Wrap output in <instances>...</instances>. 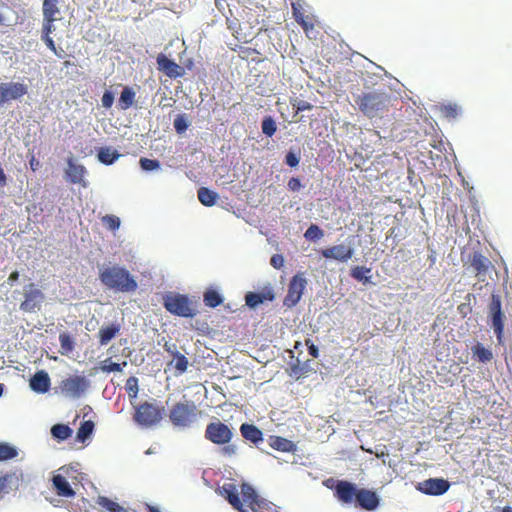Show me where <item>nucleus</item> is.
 Segmentation results:
<instances>
[{
	"label": "nucleus",
	"mask_w": 512,
	"mask_h": 512,
	"mask_svg": "<svg viewBox=\"0 0 512 512\" xmlns=\"http://www.w3.org/2000/svg\"><path fill=\"white\" fill-rule=\"evenodd\" d=\"M326 487L333 492L336 501L342 507L355 508L363 512H376L382 506L380 494L373 488H366L345 480L330 478Z\"/></svg>",
	"instance_id": "f257e3e1"
},
{
	"label": "nucleus",
	"mask_w": 512,
	"mask_h": 512,
	"mask_svg": "<svg viewBox=\"0 0 512 512\" xmlns=\"http://www.w3.org/2000/svg\"><path fill=\"white\" fill-rule=\"evenodd\" d=\"M98 278L101 284L114 293H133L138 289V283L131 272L118 264H98Z\"/></svg>",
	"instance_id": "f03ea898"
},
{
	"label": "nucleus",
	"mask_w": 512,
	"mask_h": 512,
	"mask_svg": "<svg viewBox=\"0 0 512 512\" xmlns=\"http://www.w3.org/2000/svg\"><path fill=\"white\" fill-rule=\"evenodd\" d=\"M162 305L170 314L181 318H194L198 310L189 295L178 292H167L163 295Z\"/></svg>",
	"instance_id": "7ed1b4c3"
},
{
	"label": "nucleus",
	"mask_w": 512,
	"mask_h": 512,
	"mask_svg": "<svg viewBox=\"0 0 512 512\" xmlns=\"http://www.w3.org/2000/svg\"><path fill=\"white\" fill-rule=\"evenodd\" d=\"M388 103V95L382 91L363 92L355 97V104L368 118H374L382 112Z\"/></svg>",
	"instance_id": "20e7f679"
},
{
	"label": "nucleus",
	"mask_w": 512,
	"mask_h": 512,
	"mask_svg": "<svg viewBox=\"0 0 512 512\" xmlns=\"http://www.w3.org/2000/svg\"><path fill=\"white\" fill-rule=\"evenodd\" d=\"M28 92L29 86L24 81L0 82V110L14 102L21 103Z\"/></svg>",
	"instance_id": "39448f33"
},
{
	"label": "nucleus",
	"mask_w": 512,
	"mask_h": 512,
	"mask_svg": "<svg viewBox=\"0 0 512 512\" xmlns=\"http://www.w3.org/2000/svg\"><path fill=\"white\" fill-rule=\"evenodd\" d=\"M197 407L194 402H178L170 410L169 418L175 427L189 428L196 421Z\"/></svg>",
	"instance_id": "423d86ee"
},
{
	"label": "nucleus",
	"mask_w": 512,
	"mask_h": 512,
	"mask_svg": "<svg viewBox=\"0 0 512 512\" xmlns=\"http://www.w3.org/2000/svg\"><path fill=\"white\" fill-rule=\"evenodd\" d=\"M164 411V407L156 403L144 402L136 407L133 419L140 427L150 428L161 421Z\"/></svg>",
	"instance_id": "0eeeda50"
},
{
	"label": "nucleus",
	"mask_w": 512,
	"mask_h": 512,
	"mask_svg": "<svg viewBox=\"0 0 512 512\" xmlns=\"http://www.w3.org/2000/svg\"><path fill=\"white\" fill-rule=\"evenodd\" d=\"M504 319L505 314L502 310L501 296L493 293L488 306V323L499 343L502 342L504 336Z\"/></svg>",
	"instance_id": "6e6552de"
},
{
	"label": "nucleus",
	"mask_w": 512,
	"mask_h": 512,
	"mask_svg": "<svg viewBox=\"0 0 512 512\" xmlns=\"http://www.w3.org/2000/svg\"><path fill=\"white\" fill-rule=\"evenodd\" d=\"M355 239L353 235L348 236L343 243L324 248L320 254L325 259L346 263L355 253Z\"/></svg>",
	"instance_id": "1a4fd4ad"
},
{
	"label": "nucleus",
	"mask_w": 512,
	"mask_h": 512,
	"mask_svg": "<svg viewBox=\"0 0 512 512\" xmlns=\"http://www.w3.org/2000/svg\"><path fill=\"white\" fill-rule=\"evenodd\" d=\"M233 435L232 429L220 420L208 423L204 433L205 439L220 446L231 442Z\"/></svg>",
	"instance_id": "9d476101"
},
{
	"label": "nucleus",
	"mask_w": 512,
	"mask_h": 512,
	"mask_svg": "<svg viewBox=\"0 0 512 512\" xmlns=\"http://www.w3.org/2000/svg\"><path fill=\"white\" fill-rule=\"evenodd\" d=\"M241 496L242 503L250 512H266L271 505L269 501L259 496L252 485L246 482L241 485Z\"/></svg>",
	"instance_id": "9b49d317"
},
{
	"label": "nucleus",
	"mask_w": 512,
	"mask_h": 512,
	"mask_svg": "<svg viewBox=\"0 0 512 512\" xmlns=\"http://www.w3.org/2000/svg\"><path fill=\"white\" fill-rule=\"evenodd\" d=\"M307 279L304 277L302 273L295 274L288 284L287 294L284 298V305L288 308H292L296 306L306 289Z\"/></svg>",
	"instance_id": "f8f14e48"
},
{
	"label": "nucleus",
	"mask_w": 512,
	"mask_h": 512,
	"mask_svg": "<svg viewBox=\"0 0 512 512\" xmlns=\"http://www.w3.org/2000/svg\"><path fill=\"white\" fill-rule=\"evenodd\" d=\"M24 301L20 304V310L26 313H34L40 310L41 304L45 299L44 293L38 289L34 283H29L24 287Z\"/></svg>",
	"instance_id": "ddd939ff"
},
{
	"label": "nucleus",
	"mask_w": 512,
	"mask_h": 512,
	"mask_svg": "<svg viewBox=\"0 0 512 512\" xmlns=\"http://www.w3.org/2000/svg\"><path fill=\"white\" fill-rule=\"evenodd\" d=\"M89 386L90 381L85 376H71L62 381V391L72 399L80 398Z\"/></svg>",
	"instance_id": "4468645a"
},
{
	"label": "nucleus",
	"mask_w": 512,
	"mask_h": 512,
	"mask_svg": "<svg viewBox=\"0 0 512 512\" xmlns=\"http://www.w3.org/2000/svg\"><path fill=\"white\" fill-rule=\"evenodd\" d=\"M451 487V483L442 477L428 478L417 483L416 489L430 496L444 495Z\"/></svg>",
	"instance_id": "2eb2a0df"
},
{
	"label": "nucleus",
	"mask_w": 512,
	"mask_h": 512,
	"mask_svg": "<svg viewBox=\"0 0 512 512\" xmlns=\"http://www.w3.org/2000/svg\"><path fill=\"white\" fill-rule=\"evenodd\" d=\"M245 304L249 309L255 310L265 302L275 300V293L270 283H267L259 291H249L244 296Z\"/></svg>",
	"instance_id": "dca6fc26"
},
{
	"label": "nucleus",
	"mask_w": 512,
	"mask_h": 512,
	"mask_svg": "<svg viewBox=\"0 0 512 512\" xmlns=\"http://www.w3.org/2000/svg\"><path fill=\"white\" fill-rule=\"evenodd\" d=\"M219 495H221L228 503L239 512H250L245 508V504L242 503L240 493L233 483H224L217 489Z\"/></svg>",
	"instance_id": "f3484780"
},
{
	"label": "nucleus",
	"mask_w": 512,
	"mask_h": 512,
	"mask_svg": "<svg viewBox=\"0 0 512 512\" xmlns=\"http://www.w3.org/2000/svg\"><path fill=\"white\" fill-rule=\"evenodd\" d=\"M86 173L87 170L85 166L78 163L73 156L67 158V168L65 169V177L67 181L87 187L88 183L84 180Z\"/></svg>",
	"instance_id": "a211bd4d"
},
{
	"label": "nucleus",
	"mask_w": 512,
	"mask_h": 512,
	"mask_svg": "<svg viewBox=\"0 0 512 512\" xmlns=\"http://www.w3.org/2000/svg\"><path fill=\"white\" fill-rule=\"evenodd\" d=\"M158 70L163 72L169 78H179L185 74L182 66L178 65L174 59L169 58L164 53H159L156 57Z\"/></svg>",
	"instance_id": "6ab92c4d"
},
{
	"label": "nucleus",
	"mask_w": 512,
	"mask_h": 512,
	"mask_svg": "<svg viewBox=\"0 0 512 512\" xmlns=\"http://www.w3.org/2000/svg\"><path fill=\"white\" fill-rule=\"evenodd\" d=\"M50 386L51 380L45 370H38L29 380L30 389L38 394H45L49 391Z\"/></svg>",
	"instance_id": "aec40b11"
},
{
	"label": "nucleus",
	"mask_w": 512,
	"mask_h": 512,
	"mask_svg": "<svg viewBox=\"0 0 512 512\" xmlns=\"http://www.w3.org/2000/svg\"><path fill=\"white\" fill-rule=\"evenodd\" d=\"M51 481L57 495L66 498H72L75 496L76 492L64 475L60 473L53 474Z\"/></svg>",
	"instance_id": "412c9836"
},
{
	"label": "nucleus",
	"mask_w": 512,
	"mask_h": 512,
	"mask_svg": "<svg viewBox=\"0 0 512 512\" xmlns=\"http://www.w3.org/2000/svg\"><path fill=\"white\" fill-rule=\"evenodd\" d=\"M239 430L242 437L255 446L263 441V432L253 423L244 422Z\"/></svg>",
	"instance_id": "4be33fe9"
},
{
	"label": "nucleus",
	"mask_w": 512,
	"mask_h": 512,
	"mask_svg": "<svg viewBox=\"0 0 512 512\" xmlns=\"http://www.w3.org/2000/svg\"><path fill=\"white\" fill-rule=\"evenodd\" d=\"M121 157L122 154L111 146H102L96 148V158L101 164L105 166L113 165Z\"/></svg>",
	"instance_id": "5701e85b"
},
{
	"label": "nucleus",
	"mask_w": 512,
	"mask_h": 512,
	"mask_svg": "<svg viewBox=\"0 0 512 512\" xmlns=\"http://www.w3.org/2000/svg\"><path fill=\"white\" fill-rule=\"evenodd\" d=\"M225 298L217 286H209L203 292V302L209 308H216L224 302Z\"/></svg>",
	"instance_id": "b1692460"
},
{
	"label": "nucleus",
	"mask_w": 512,
	"mask_h": 512,
	"mask_svg": "<svg viewBox=\"0 0 512 512\" xmlns=\"http://www.w3.org/2000/svg\"><path fill=\"white\" fill-rule=\"evenodd\" d=\"M313 365L312 360L302 362L299 358H296L295 362L290 365L289 375L299 380L302 376L316 371Z\"/></svg>",
	"instance_id": "393cba45"
},
{
	"label": "nucleus",
	"mask_w": 512,
	"mask_h": 512,
	"mask_svg": "<svg viewBox=\"0 0 512 512\" xmlns=\"http://www.w3.org/2000/svg\"><path fill=\"white\" fill-rule=\"evenodd\" d=\"M121 330V325L117 322H113L106 326H101L98 331V341L101 346L107 345L112 339H114Z\"/></svg>",
	"instance_id": "a878e982"
},
{
	"label": "nucleus",
	"mask_w": 512,
	"mask_h": 512,
	"mask_svg": "<svg viewBox=\"0 0 512 512\" xmlns=\"http://www.w3.org/2000/svg\"><path fill=\"white\" fill-rule=\"evenodd\" d=\"M371 268L366 266H353L350 271L349 275L356 280L357 282L367 286V285H375V283L372 281V275H370Z\"/></svg>",
	"instance_id": "bb28decb"
},
{
	"label": "nucleus",
	"mask_w": 512,
	"mask_h": 512,
	"mask_svg": "<svg viewBox=\"0 0 512 512\" xmlns=\"http://www.w3.org/2000/svg\"><path fill=\"white\" fill-rule=\"evenodd\" d=\"M95 430V423L93 420H84L80 423L77 429L75 440L78 443H86L91 439Z\"/></svg>",
	"instance_id": "cd10ccee"
},
{
	"label": "nucleus",
	"mask_w": 512,
	"mask_h": 512,
	"mask_svg": "<svg viewBox=\"0 0 512 512\" xmlns=\"http://www.w3.org/2000/svg\"><path fill=\"white\" fill-rule=\"evenodd\" d=\"M304 0H295L291 3L292 13L295 21L306 31L308 32L309 28L313 29V24H309L304 16L303 9L305 5Z\"/></svg>",
	"instance_id": "c85d7f7f"
},
{
	"label": "nucleus",
	"mask_w": 512,
	"mask_h": 512,
	"mask_svg": "<svg viewBox=\"0 0 512 512\" xmlns=\"http://www.w3.org/2000/svg\"><path fill=\"white\" fill-rule=\"evenodd\" d=\"M19 487V475L16 471L0 476V494L16 490Z\"/></svg>",
	"instance_id": "c756f323"
},
{
	"label": "nucleus",
	"mask_w": 512,
	"mask_h": 512,
	"mask_svg": "<svg viewBox=\"0 0 512 512\" xmlns=\"http://www.w3.org/2000/svg\"><path fill=\"white\" fill-rule=\"evenodd\" d=\"M197 197L203 206L213 207L219 199V194L208 187H200L197 190Z\"/></svg>",
	"instance_id": "7c9ffc66"
},
{
	"label": "nucleus",
	"mask_w": 512,
	"mask_h": 512,
	"mask_svg": "<svg viewBox=\"0 0 512 512\" xmlns=\"http://www.w3.org/2000/svg\"><path fill=\"white\" fill-rule=\"evenodd\" d=\"M50 433L53 439L63 442L72 436L73 430L68 424L56 423L51 427Z\"/></svg>",
	"instance_id": "2f4dec72"
},
{
	"label": "nucleus",
	"mask_w": 512,
	"mask_h": 512,
	"mask_svg": "<svg viewBox=\"0 0 512 512\" xmlns=\"http://www.w3.org/2000/svg\"><path fill=\"white\" fill-rule=\"evenodd\" d=\"M471 266L477 275H484L491 266L490 260L480 252H474L471 259Z\"/></svg>",
	"instance_id": "473e14b6"
},
{
	"label": "nucleus",
	"mask_w": 512,
	"mask_h": 512,
	"mask_svg": "<svg viewBox=\"0 0 512 512\" xmlns=\"http://www.w3.org/2000/svg\"><path fill=\"white\" fill-rule=\"evenodd\" d=\"M135 96L136 92L131 86H124L118 100L119 108L127 110L132 107L135 102Z\"/></svg>",
	"instance_id": "72a5a7b5"
},
{
	"label": "nucleus",
	"mask_w": 512,
	"mask_h": 512,
	"mask_svg": "<svg viewBox=\"0 0 512 512\" xmlns=\"http://www.w3.org/2000/svg\"><path fill=\"white\" fill-rule=\"evenodd\" d=\"M269 445L281 452H293L296 448L295 444L286 438L281 436H270Z\"/></svg>",
	"instance_id": "f704fd0d"
},
{
	"label": "nucleus",
	"mask_w": 512,
	"mask_h": 512,
	"mask_svg": "<svg viewBox=\"0 0 512 512\" xmlns=\"http://www.w3.org/2000/svg\"><path fill=\"white\" fill-rule=\"evenodd\" d=\"M473 357L480 363L486 364L493 359V353L490 349L486 348L482 343L477 342L471 348Z\"/></svg>",
	"instance_id": "c9c22d12"
},
{
	"label": "nucleus",
	"mask_w": 512,
	"mask_h": 512,
	"mask_svg": "<svg viewBox=\"0 0 512 512\" xmlns=\"http://www.w3.org/2000/svg\"><path fill=\"white\" fill-rule=\"evenodd\" d=\"M300 160L301 148L298 146L289 147L284 156V163L290 168H296L299 166Z\"/></svg>",
	"instance_id": "e433bc0d"
},
{
	"label": "nucleus",
	"mask_w": 512,
	"mask_h": 512,
	"mask_svg": "<svg viewBox=\"0 0 512 512\" xmlns=\"http://www.w3.org/2000/svg\"><path fill=\"white\" fill-rule=\"evenodd\" d=\"M18 448L8 442H0V462L12 460L18 456Z\"/></svg>",
	"instance_id": "4c0bfd02"
},
{
	"label": "nucleus",
	"mask_w": 512,
	"mask_h": 512,
	"mask_svg": "<svg viewBox=\"0 0 512 512\" xmlns=\"http://www.w3.org/2000/svg\"><path fill=\"white\" fill-rule=\"evenodd\" d=\"M324 230L317 224L311 223L306 231L304 232V238L309 241L316 243L324 237Z\"/></svg>",
	"instance_id": "58836bf2"
},
{
	"label": "nucleus",
	"mask_w": 512,
	"mask_h": 512,
	"mask_svg": "<svg viewBox=\"0 0 512 512\" xmlns=\"http://www.w3.org/2000/svg\"><path fill=\"white\" fill-rule=\"evenodd\" d=\"M190 125L191 121L186 113L177 114L173 120L174 130L179 135L184 134Z\"/></svg>",
	"instance_id": "ea45409f"
},
{
	"label": "nucleus",
	"mask_w": 512,
	"mask_h": 512,
	"mask_svg": "<svg viewBox=\"0 0 512 512\" xmlns=\"http://www.w3.org/2000/svg\"><path fill=\"white\" fill-rule=\"evenodd\" d=\"M169 366H174L176 373L175 375H182L184 374L189 366V361L187 357L183 354H176L175 358L172 359V361L168 364Z\"/></svg>",
	"instance_id": "a19ab883"
},
{
	"label": "nucleus",
	"mask_w": 512,
	"mask_h": 512,
	"mask_svg": "<svg viewBox=\"0 0 512 512\" xmlns=\"http://www.w3.org/2000/svg\"><path fill=\"white\" fill-rule=\"evenodd\" d=\"M59 342H60L61 354H69L75 348L74 338L68 332L60 333Z\"/></svg>",
	"instance_id": "79ce46f5"
},
{
	"label": "nucleus",
	"mask_w": 512,
	"mask_h": 512,
	"mask_svg": "<svg viewBox=\"0 0 512 512\" xmlns=\"http://www.w3.org/2000/svg\"><path fill=\"white\" fill-rule=\"evenodd\" d=\"M441 113L448 119H456L462 114V108L456 103H447L441 106Z\"/></svg>",
	"instance_id": "37998d69"
},
{
	"label": "nucleus",
	"mask_w": 512,
	"mask_h": 512,
	"mask_svg": "<svg viewBox=\"0 0 512 512\" xmlns=\"http://www.w3.org/2000/svg\"><path fill=\"white\" fill-rule=\"evenodd\" d=\"M262 133L267 137H272L277 131V124L275 119L270 116H264L261 122Z\"/></svg>",
	"instance_id": "c03bdc74"
},
{
	"label": "nucleus",
	"mask_w": 512,
	"mask_h": 512,
	"mask_svg": "<svg viewBox=\"0 0 512 512\" xmlns=\"http://www.w3.org/2000/svg\"><path fill=\"white\" fill-rule=\"evenodd\" d=\"M57 3H58L57 0H43V4H42L43 18L56 19L55 15L59 12Z\"/></svg>",
	"instance_id": "a18cd8bd"
},
{
	"label": "nucleus",
	"mask_w": 512,
	"mask_h": 512,
	"mask_svg": "<svg viewBox=\"0 0 512 512\" xmlns=\"http://www.w3.org/2000/svg\"><path fill=\"white\" fill-rule=\"evenodd\" d=\"M139 166L144 172H155L161 169V163L158 159H150L141 157L139 159Z\"/></svg>",
	"instance_id": "49530a36"
},
{
	"label": "nucleus",
	"mask_w": 512,
	"mask_h": 512,
	"mask_svg": "<svg viewBox=\"0 0 512 512\" xmlns=\"http://www.w3.org/2000/svg\"><path fill=\"white\" fill-rule=\"evenodd\" d=\"M97 504L105 508L109 512H121L123 508L115 501L111 500L106 496H99Z\"/></svg>",
	"instance_id": "de8ad7c7"
},
{
	"label": "nucleus",
	"mask_w": 512,
	"mask_h": 512,
	"mask_svg": "<svg viewBox=\"0 0 512 512\" xmlns=\"http://www.w3.org/2000/svg\"><path fill=\"white\" fill-rule=\"evenodd\" d=\"M122 365L126 366L127 362L124 361L122 364H120V363L113 362L111 360V358H107L100 363V369H101V371H103L105 373L121 372Z\"/></svg>",
	"instance_id": "09e8293b"
},
{
	"label": "nucleus",
	"mask_w": 512,
	"mask_h": 512,
	"mask_svg": "<svg viewBox=\"0 0 512 512\" xmlns=\"http://www.w3.org/2000/svg\"><path fill=\"white\" fill-rule=\"evenodd\" d=\"M125 388L128 392L130 400H135L139 392L138 378L135 376H130L126 381Z\"/></svg>",
	"instance_id": "8fccbe9b"
},
{
	"label": "nucleus",
	"mask_w": 512,
	"mask_h": 512,
	"mask_svg": "<svg viewBox=\"0 0 512 512\" xmlns=\"http://www.w3.org/2000/svg\"><path fill=\"white\" fill-rule=\"evenodd\" d=\"M104 224L107 225L108 229L111 231H116L120 228L121 220L118 216L113 214H107L102 218Z\"/></svg>",
	"instance_id": "3c124183"
},
{
	"label": "nucleus",
	"mask_w": 512,
	"mask_h": 512,
	"mask_svg": "<svg viewBox=\"0 0 512 512\" xmlns=\"http://www.w3.org/2000/svg\"><path fill=\"white\" fill-rule=\"evenodd\" d=\"M114 101L115 93L110 89H106L101 98L102 107H104L105 109H110L114 104Z\"/></svg>",
	"instance_id": "603ef678"
},
{
	"label": "nucleus",
	"mask_w": 512,
	"mask_h": 512,
	"mask_svg": "<svg viewBox=\"0 0 512 512\" xmlns=\"http://www.w3.org/2000/svg\"><path fill=\"white\" fill-rule=\"evenodd\" d=\"M471 298H474V295L473 294H470L468 293L466 296H465V300L466 302L464 303H461L460 305H458L457 307V310H458V313L460 315H462L463 317H466L469 313H471L472 311V307L470 305V300Z\"/></svg>",
	"instance_id": "864d4df0"
},
{
	"label": "nucleus",
	"mask_w": 512,
	"mask_h": 512,
	"mask_svg": "<svg viewBox=\"0 0 512 512\" xmlns=\"http://www.w3.org/2000/svg\"><path fill=\"white\" fill-rule=\"evenodd\" d=\"M237 451H238L237 445L230 443V442L228 444L223 445V447L220 450V452L223 456L229 457V458L235 456L237 454Z\"/></svg>",
	"instance_id": "5fc2aeb1"
},
{
	"label": "nucleus",
	"mask_w": 512,
	"mask_h": 512,
	"mask_svg": "<svg viewBox=\"0 0 512 512\" xmlns=\"http://www.w3.org/2000/svg\"><path fill=\"white\" fill-rule=\"evenodd\" d=\"M56 19H46V18H43V24H42V34L41 35H50L51 33H53L55 31V25H54V21Z\"/></svg>",
	"instance_id": "6e6d98bb"
},
{
	"label": "nucleus",
	"mask_w": 512,
	"mask_h": 512,
	"mask_svg": "<svg viewBox=\"0 0 512 512\" xmlns=\"http://www.w3.org/2000/svg\"><path fill=\"white\" fill-rule=\"evenodd\" d=\"M270 264L277 270L281 269L285 264L284 256L282 254H273L270 259Z\"/></svg>",
	"instance_id": "4d7b16f0"
},
{
	"label": "nucleus",
	"mask_w": 512,
	"mask_h": 512,
	"mask_svg": "<svg viewBox=\"0 0 512 512\" xmlns=\"http://www.w3.org/2000/svg\"><path fill=\"white\" fill-rule=\"evenodd\" d=\"M305 344L307 346L308 354L313 358L319 357V348L311 339H306Z\"/></svg>",
	"instance_id": "13d9d810"
},
{
	"label": "nucleus",
	"mask_w": 512,
	"mask_h": 512,
	"mask_svg": "<svg viewBox=\"0 0 512 512\" xmlns=\"http://www.w3.org/2000/svg\"><path fill=\"white\" fill-rule=\"evenodd\" d=\"M297 112L310 111L313 109V105L305 100H298L294 105Z\"/></svg>",
	"instance_id": "bf43d9fd"
},
{
	"label": "nucleus",
	"mask_w": 512,
	"mask_h": 512,
	"mask_svg": "<svg viewBox=\"0 0 512 512\" xmlns=\"http://www.w3.org/2000/svg\"><path fill=\"white\" fill-rule=\"evenodd\" d=\"M287 187L290 191L292 192H297L299 191L303 185L301 183V180L300 178L298 177H292L290 178V180L288 181V184H287Z\"/></svg>",
	"instance_id": "052dcab7"
},
{
	"label": "nucleus",
	"mask_w": 512,
	"mask_h": 512,
	"mask_svg": "<svg viewBox=\"0 0 512 512\" xmlns=\"http://www.w3.org/2000/svg\"><path fill=\"white\" fill-rule=\"evenodd\" d=\"M41 39L49 50H51L55 55L59 56L57 53L55 42L50 35H41Z\"/></svg>",
	"instance_id": "680f3d73"
},
{
	"label": "nucleus",
	"mask_w": 512,
	"mask_h": 512,
	"mask_svg": "<svg viewBox=\"0 0 512 512\" xmlns=\"http://www.w3.org/2000/svg\"><path fill=\"white\" fill-rule=\"evenodd\" d=\"M29 166H30L31 170L34 172L37 171L41 167L39 160L36 159L34 154H31L29 157Z\"/></svg>",
	"instance_id": "e2e57ef3"
},
{
	"label": "nucleus",
	"mask_w": 512,
	"mask_h": 512,
	"mask_svg": "<svg viewBox=\"0 0 512 512\" xmlns=\"http://www.w3.org/2000/svg\"><path fill=\"white\" fill-rule=\"evenodd\" d=\"M164 349L166 352H168L170 355H172L173 358H175L176 354H180V352H178V350H177L176 344L165 343Z\"/></svg>",
	"instance_id": "0e129e2a"
},
{
	"label": "nucleus",
	"mask_w": 512,
	"mask_h": 512,
	"mask_svg": "<svg viewBox=\"0 0 512 512\" xmlns=\"http://www.w3.org/2000/svg\"><path fill=\"white\" fill-rule=\"evenodd\" d=\"M19 279V272L17 270L11 272V274L9 275L8 279H7V283L10 285V286H13L15 282H17Z\"/></svg>",
	"instance_id": "69168bd1"
},
{
	"label": "nucleus",
	"mask_w": 512,
	"mask_h": 512,
	"mask_svg": "<svg viewBox=\"0 0 512 512\" xmlns=\"http://www.w3.org/2000/svg\"><path fill=\"white\" fill-rule=\"evenodd\" d=\"M491 512H512V506L505 505L503 507L501 506H495Z\"/></svg>",
	"instance_id": "338daca9"
},
{
	"label": "nucleus",
	"mask_w": 512,
	"mask_h": 512,
	"mask_svg": "<svg viewBox=\"0 0 512 512\" xmlns=\"http://www.w3.org/2000/svg\"><path fill=\"white\" fill-rule=\"evenodd\" d=\"M6 185H7V176H6L5 171L2 168V166H0V186L4 187Z\"/></svg>",
	"instance_id": "774afa93"
}]
</instances>
